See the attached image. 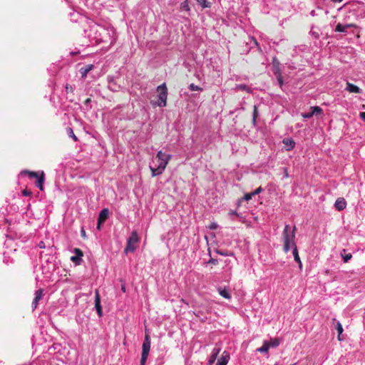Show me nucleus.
I'll return each instance as SVG.
<instances>
[{
    "label": "nucleus",
    "mask_w": 365,
    "mask_h": 365,
    "mask_svg": "<svg viewBox=\"0 0 365 365\" xmlns=\"http://www.w3.org/2000/svg\"><path fill=\"white\" fill-rule=\"evenodd\" d=\"M346 91H349V93H361L362 92V90L358 87L356 85H354L349 82L346 83V86L345 88Z\"/></svg>",
    "instance_id": "nucleus-13"
},
{
    "label": "nucleus",
    "mask_w": 365,
    "mask_h": 365,
    "mask_svg": "<svg viewBox=\"0 0 365 365\" xmlns=\"http://www.w3.org/2000/svg\"><path fill=\"white\" fill-rule=\"evenodd\" d=\"M21 174H26L30 178H37V181L36 182V187H38L41 190H43V183L44 182V173L43 171L41 172L40 175L36 172L28 170L22 171Z\"/></svg>",
    "instance_id": "nucleus-6"
},
{
    "label": "nucleus",
    "mask_w": 365,
    "mask_h": 365,
    "mask_svg": "<svg viewBox=\"0 0 365 365\" xmlns=\"http://www.w3.org/2000/svg\"><path fill=\"white\" fill-rule=\"evenodd\" d=\"M217 356L216 355H214V354H210L209 359H208V361H207V364L208 365H212L214 364V362L215 361L216 359H217Z\"/></svg>",
    "instance_id": "nucleus-32"
},
{
    "label": "nucleus",
    "mask_w": 365,
    "mask_h": 365,
    "mask_svg": "<svg viewBox=\"0 0 365 365\" xmlns=\"http://www.w3.org/2000/svg\"><path fill=\"white\" fill-rule=\"evenodd\" d=\"M108 88L110 90H111L113 91H117L118 88V87L115 83H113V84L110 83V85L108 86Z\"/></svg>",
    "instance_id": "nucleus-36"
},
{
    "label": "nucleus",
    "mask_w": 365,
    "mask_h": 365,
    "mask_svg": "<svg viewBox=\"0 0 365 365\" xmlns=\"http://www.w3.org/2000/svg\"><path fill=\"white\" fill-rule=\"evenodd\" d=\"M66 90L67 92H68L69 91H72V87L71 86H68V85L66 86Z\"/></svg>",
    "instance_id": "nucleus-44"
},
{
    "label": "nucleus",
    "mask_w": 365,
    "mask_h": 365,
    "mask_svg": "<svg viewBox=\"0 0 365 365\" xmlns=\"http://www.w3.org/2000/svg\"><path fill=\"white\" fill-rule=\"evenodd\" d=\"M170 158V155H167L166 153L160 150L157 153L155 161H154V163H156L155 166L159 167L160 170H165Z\"/></svg>",
    "instance_id": "nucleus-4"
},
{
    "label": "nucleus",
    "mask_w": 365,
    "mask_h": 365,
    "mask_svg": "<svg viewBox=\"0 0 365 365\" xmlns=\"http://www.w3.org/2000/svg\"><path fill=\"white\" fill-rule=\"evenodd\" d=\"M43 297V289H40L36 291L35 297L34 299V302L38 303V302Z\"/></svg>",
    "instance_id": "nucleus-23"
},
{
    "label": "nucleus",
    "mask_w": 365,
    "mask_h": 365,
    "mask_svg": "<svg viewBox=\"0 0 365 365\" xmlns=\"http://www.w3.org/2000/svg\"><path fill=\"white\" fill-rule=\"evenodd\" d=\"M333 2H341L343 0H331Z\"/></svg>",
    "instance_id": "nucleus-49"
},
{
    "label": "nucleus",
    "mask_w": 365,
    "mask_h": 365,
    "mask_svg": "<svg viewBox=\"0 0 365 365\" xmlns=\"http://www.w3.org/2000/svg\"><path fill=\"white\" fill-rule=\"evenodd\" d=\"M150 339L148 334H145V339L142 346V354L140 359V365H145L150 349Z\"/></svg>",
    "instance_id": "nucleus-5"
},
{
    "label": "nucleus",
    "mask_w": 365,
    "mask_h": 365,
    "mask_svg": "<svg viewBox=\"0 0 365 365\" xmlns=\"http://www.w3.org/2000/svg\"><path fill=\"white\" fill-rule=\"evenodd\" d=\"M74 253L75 255L71 257V260L77 265L80 264L82 261L83 252L78 248H75Z\"/></svg>",
    "instance_id": "nucleus-9"
},
{
    "label": "nucleus",
    "mask_w": 365,
    "mask_h": 365,
    "mask_svg": "<svg viewBox=\"0 0 365 365\" xmlns=\"http://www.w3.org/2000/svg\"><path fill=\"white\" fill-rule=\"evenodd\" d=\"M269 349H270V347L268 344V341L265 340L263 341L262 346L261 347L257 349V351L260 352V353L268 354Z\"/></svg>",
    "instance_id": "nucleus-19"
},
{
    "label": "nucleus",
    "mask_w": 365,
    "mask_h": 365,
    "mask_svg": "<svg viewBox=\"0 0 365 365\" xmlns=\"http://www.w3.org/2000/svg\"><path fill=\"white\" fill-rule=\"evenodd\" d=\"M341 257L343 258L344 262L346 263V262H348V261L351 259L352 255L351 253L346 254V250H343V253H341Z\"/></svg>",
    "instance_id": "nucleus-26"
},
{
    "label": "nucleus",
    "mask_w": 365,
    "mask_h": 365,
    "mask_svg": "<svg viewBox=\"0 0 365 365\" xmlns=\"http://www.w3.org/2000/svg\"><path fill=\"white\" fill-rule=\"evenodd\" d=\"M218 225L216 222H212L210 224V230H216L217 228Z\"/></svg>",
    "instance_id": "nucleus-39"
},
{
    "label": "nucleus",
    "mask_w": 365,
    "mask_h": 365,
    "mask_svg": "<svg viewBox=\"0 0 365 365\" xmlns=\"http://www.w3.org/2000/svg\"><path fill=\"white\" fill-rule=\"evenodd\" d=\"M139 241V237L136 231H133L127 240V245L124 252L126 254L133 252L136 249V245Z\"/></svg>",
    "instance_id": "nucleus-3"
},
{
    "label": "nucleus",
    "mask_w": 365,
    "mask_h": 365,
    "mask_svg": "<svg viewBox=\"0 0 365 365\" xmlns=\"http://www.w3.org/2000/svg\"><path fill=\"white\" fill-rule=\"evenodd\" d=\"M230 215H237V212L236 211H233V210L230 211Z\"/></svg>",
    "instance_id": "nucleus-45"
},
{
    "label": "nucleus",
    "mask_w": 365,
    "mask_h": 365,
    "mask_svg": "<svg viewBox=\"0 0 365 365\" xmlns=\"http://www.w3.org/2000/svg\"><path fill=\"white\" fill-rule=\"evenodd\" d=\"M101 30H102L103 32H106L109 36L110 39V44L113 45L115 42V32L113 29L111 30H106L103 28L97 26Z\"/></svg>",
    "instance_id": "nucleus-15"
},
{
    "label": "nucleus",
    "mask_w": 365,
    "mask_h": 365,
    "mask_svg": "<svg viewBox=\"0 0 365 365\" xmlns=\"http://www.w3.org/2000/svg\"><path fill=\"white\" fill-rule=\"evenodd\" d=\"M262 191V187H257L255 191H253V194L255 195L259 194Z\"/></svg>",
    "instance_id": "nucleus-38"
},
{
    "label": "nucleus",
    "mask_w": 365,
    "mask_h": 365,
    "mask_svg": "<svg viewBox=\"0 0 365 365\" xmlns=\"http://www.w3.org/2000/svg\"><path fill=\"white\" fill-rule=\"evenodd\" d=\"M295 232L296 227L292 229L289 225L284 226L282 232V241L284 243L283 250L285 253H287L291 248L297 246L295 244Z\"/></svg>",
    "instance_id": "nucleus-1"
},
{
    "label": "nucleus",
    "mask_w": 365,
    "mask_h": 365,
    "mask_svg": "<svg viewBox=\"0 0 365 365\" xmlns=\"http://www.w3.org/2000/svg\"><path fill=\"white\" fill-rule=\"evenodd\" d=\"M189 89L192 91H202V88L198 86L195 85L194 83H191L189 86Z\"/></svg>",
    "instance_id": "nucleus-33"
},
{
    "label": "nucleus",
    "mask_w": 365,
    "mask_h": 365,
    "mask_svg": "<svg viewBox=\"0 0 365 365\" xmlns=\"http://www.w3.org/2000/svg\"><path fill=\"white\" fill-rule=\"evenodd\" d=\"M236 89L245 91L247 93H251V88L245 84H239L236 86Z\"/></svg>",
    "instance_id": "nucleus-24"
},
{
    "label": "nucleus",
    "mask_w": 365,
    "mask_h": 365,
    "mask_svg": "<svg viewBox=\"0 0 365 365\" xmlns=\"http://www.w3.org/2000/svg\"><path fill=\"white\" fill-rule=\"evenodd\" d=\"M273 62H274V63H275V62H276L277 64V66L274 65V74L276 76V78L277 80V82H278L279 86L282 87V86L284 85V81H283V78L282 76L280 69L279 68V62L277 61L276 58H274Z\"/></svg>",
    "instance_id": "nucleus-7"
},
{
    "label": "nucleus",
    "mask_w": 365,
    "mask_h": 365,
    "mask_svg": "<svg viewBox=\"0 0 365 365\" xmlns=\"http://www.w3.org/2000/svg\"><path fill=\"white\" fill-rule=\"evenodd\" d=\"M230 360V354L224 351L218 359L216 365H227Z\"/></svg>",
    "instance_id": "nucleus-11"
},
{
    "label": "nucleus",
    "mask_w": 365,
    "mask_h": 365,
    "mask_svg": "<svg viewBox=\"0 0 365 365\" xmlns=\"http://www.w3.org/2000/svg\"><path fill=\"white\" fill-rule=\"evenodd\" d=\"M280 344L279 339L278 338L271 339L270 341H268V344L271 348L277 347Z\"/></svg>",
    "instance_id": "nucleus-21"
},
{
    "label": "nucleus",
    "mask_w": 365,
    "mask_h": 365,
    "mask_svg": "<svg viewBox=\"0 0 365 365\" xmlns=\"http://www.w3.org/2000/svg\"><path fill=\"white\" fill-rule=\"evenodd\" d=\"M297 263L299 264V269H302V262L300 261V262H297Z\"/></svg>",
    "instance_id": "nucleus-47"
},
{
    "label": "nucleus",
    "mask_w": 365,
    "mask_h": 365,
    "mask_svg": "<svg viewBox=\"0 0 365 365\" xmlns=\"http://www.w3.org/2000/svg\"><path fill=\"white\" fill-rule=\"evenodd\" d=\"M354 26V24H338L336 26L335 31L338 32H346L347 29Z\"/></svg>",
    "instance_id": "nucleus-18"
},
{
    "label": "nucleus",
    "mask_w": 365,
    "mask_h": 365,
    "mask_svg": "<svg viewBox=\"0 0 365 365\" xmlns=\"http://www.w3.org/2000/svg\"><path fill=\"white\" fill-rule=\"evenodd\" d=\"M81 236H82L83 238H85V237H86V231H85L83 229H81Z\"/></svg>",
    "instance_id": "nucleus-42"
},
{
    "label": "nucleus",
    "mask_w": 365,
    "mask_h": 365,
    "mask_svg": "<svg viewBox=\"0 0 365 365\" xmlns=\"http://www.w3.org/2000/svg\"><path fill=\"white\" fill-rule=\"evenodd\" d=\"M292 253L294 256V261L297 262H300V258L298 254V250L297 248V246H294V248H292Z\"/></svg>",
    "instance_id": "nucleus-28"
},
{
    "label": "nucleus",
    "mask_w": 365,
    "mask_h": 365,
    "mask_svg": "<svg viewBox=\"0 0 365 365\" xmlns=\"http://www.w3.org/2000/svg\"><path fill=\"white\" fill-rule=\"evenodd\" d=\"M94 66L93 64H87L85 66L80 68L79 72L83 78L87 76V74L93 70Z\"/></svg>",
    "instance_id": "nucleus-14"
},
{
    "label": "nucleus",
    "mask_w": 365,
    "mask_h": 365,
    "mask_svg": "<svg viewBox=\"0 0 365 365\" xmlns=\"http://www.w3.org/2000/svg\"><path fill=\"white\" fill-rule=\"evenodd\" d=\"M180 8L182 10H185L186 11H189L190 10V6L188 4V1L185 0L182 3H181Z\"/></svg>",
    "instance_id": "nucleus-29"
},
{
    "label": "nucleus",
    "mask_w": 365,
    "mask_h": 365,
    "mask_svg": "<svg viewBox=\"0 0 365 365\" xmlns=\"http://www.w3.org/2000/svg\"><path fill=\"white\" fill-rule=\"evenodd\" d=\"M346 202L344 198L339 197L334 203V207L339 211H341L346 208Z\"/></svg>",
    "instance_id": "nucleus-12"
},
{
    "label": "nucleus",
    "mask_w": 365,
    "mask_h": 365,
    "mask_svg": "<svg viewBox=\"0 0 365 365\" xmlns=\"http://www.w3.org/2000/svg\"><path fill=\"white\" fill-rule=\"evenodd\" d=\"M282 143L286 146L287 150H292L295 146V142L291 138H284Z\"/></svg>",
    "instance_id": "nucleus-16"
},
{
    "label": "nucleus",
    "mask_w": 365,
    "mask_h": 365,
    "mask_svg": "<svg viewBox=\"0 0 365 365\" xmlns=\"http://www.w3.org/2000/svg\"><path fill=\"white\" fill-rule=\"evenodd\" d=\"M359 117L365 122V112H361L359 113Z\"/></svg>",
    "instance_id": "nucleus-40"
},
{
    "label": "nucleus",
    "mask_w": 365,
    "mask_h": 365,
    "mask_svg": "<svg viewBox=\"0 0 365 365\" xmlns=\"http://www.w3.org/2000/svg\"><path fill=\"white\" fill-rule=\"evenodd\" d=\"M38 303H37L36 302H34V301L33 300V302H32V305H31V306H32V309H33V310H34V309H36V307H37V306H38Z\"/></svg>",
    "instance_id": "nucleus-41"
},
{
    "label": "nucleus",
    "mask_w": 365,
    "mask_h": 365,
    "mask_svg": "<svg viewBox=\"0 0 365 365\" xmlns=\"http://www.w3.org/2000/svg\"><path fill=\"white\" fill-rule=\"evenodd\" d=\"M150 169L151 170L153 177H155V176L162 174L163 172L165 170H160V168H159V167H158V166L154 167L152 165H150Z\"/></svg>",
    "instance_id": "nucleus-20"
},
{
    "label": "nucleus",
    "mask_w": 365,
    "mask_h": 365,
    "mask_svg": "<svg viewBox=\"0 0 365 365\" xmlns=\"http://www.w3.org/2000/svg\"><path fill=\"white\" fill-rule=\"evenodd\" d=\"M22 193H23V195H25V196L29 195L31 194V192H29V191H27V190H24V191L22 192Z\"/></svg>",
    "instance_id": "nucleus-43"
},
{
    "label": "nucleus",
    "mask_w": 365,
    "mask_h": 365,
    "mask_svg": "<svg viewBox=\"0 0 365 365\" xmlns=\"http://www.w3.org/2000/svg\"><path fill=\"white\" fill-rule=\"evenodd\" d=\"M101 40L103 41H108V40H106V39L101 38Z\"/></svg>",
    "instance_id": "nucleus-51"
},
{
    "label": "nucleus",
    "mask_w": 365,
    "mask_h": 365,
    "mask_svg": "<svg viewBox=\"0 0 365 365\" xmlns=\"http://www.w3.org/2000/svg\"><path fill=\"white\" fill-rule=\"evenodd\" d=\"M217 290L221 297H222L225 299H227L231 298V295L229 292V289H227L226 287L222 288V287H220L217 288Z\"/></svg>",
    "instance_id": "nucleus-17"
},
{
    "label": "nucleus",
    "mask_w": 365,
    "mask_h": 365,
    "mask_svg": "<svg viewBox=\"0 0 365 365\" xmlns=\"http://www.w3.org/2000/svg\"><path fill=\"white\" fill-rule=\"evenodd\" d=\"M253 196H255V195L253 194V192H250V193H246V194L244 195V197H243L242 200H246V201H249V200H250L252 198V197H253Z\"/></svg>",
    "instance_id": "nucleus-34"
},
{
    "label": "nucleus",
    "mask_w": 365,
    "mask_h": 365,
    "mask_svg": "<svg viewBox=\"0 0 365 365\" xmlns=\"http://www.w3.org/2000/svg\"><path fill=\"white\" fill-rule=\"evenodd\" d=\"M95 308L96 309L98 315L99 317H101L103 314V311L102 307L101 305L100 294L98 289L95 291Z\"/></svg>",
    "instance_id": "nucleus-8"
},
{
    "label": "nucleus",
    "mask_w": 365,
    "mask_h": 365,
    "mask_svg": "<svg viewBox=\"0 0 365 365\" xmlns=\"http://www.w3.org/2000/svg\"><path fill=\"white\" fill-rule=\"evenodd\" d=\"M258 117V110L257 106H254V110L252 113V124L256 125L257 124V118Z\"/></svg>",
    "instance_id": "nucleus-25"
},
{
    "label": "nucleus",
    "mask_w": 365,
    "mask_h": 365,
    "mask_svg": "<svg viewBox=\"0 0 365 365\" xmlns=\"http://www.w3.org/2000/svg\"><path fill=\"white\" fill-rule=\"evenodd\" d=\"M197 2L202 6V8H207L210 6V4L207 0H196Z\"/></svg>",
    "instance_id": "nucleus-31"
},
{
    "label": "nucleus",
    "mask_w": 365,
    "mask_h": 365,
    "mask_svg": "<svg viewBox=\"0 0 365 365\" xmlns=\"http://www.w3.org/2000/svg\"><path fill=\"white\" fill-rule=\"evenodd\" d=\"M253 41H254L256 45H257V40H256V39H253Z\"/></svg>",
    "instance_id": "nucleus-50"
},
{
    "label": "nucleus",
    "mask_w": 365,
    "mask_h": 365,
    "mask_svg": "<svg viewBox=\"0 0 365 365\" xmlns=\"http://www.w3.org/2000/svg\"><path fill=\"white\" fill-rule=\"evenodd\" d=\"M39 246H40V247H41V248H42V247H45V246H44V245H43V242H41L40 243Z\"/></svg>",
    "instance_id": "nucleus-48"
},
{
    "label": "nucleus",
    "mask_w": 365,
    "mask_h": 365,
    "mask_svg": "<svg viewBox=\"0 0 365 365\" xmlns=\"http://www.w3.org/2000/svg\"><path fill=\"white\" fill-rule=\"evenodd\" d=\"M157 91L158 92V101L157 105L159 107H165L167 105L168 98V90L166 84L163 83V84L158 86L157 87Z\"/></svg>",
    "instance_id": "nucleus-2"
},
{
    "label": "nucleus",
    "mask_w": 365,
    "mask_h": 365,
    "mask_svg": "<svg viewBox=\"0 0 365 365\" xmlns=\"http://www.w3.org/2000/svg\"><path fill=\"white\" fill-rule=\"evenodd\" d=\"M302 116L304 118H310L313 116V113H312V111L308 113H302Z\"/></svg>",
    "instance_id": "nucleus-35"
},
{
    "label": "nucleus",
    "mask_w": 365,
    "mask_h": 365,
    "mask_svg": "<svg viewBox=\"0 0 365 365\" xmlns=\"http://www.w3.org/2000/svg\"><path fill=\"white\" fill-rule=\"evenodd\" d=\"M89 101H90V99H87L86 102L89 103Z\"/></svg>",
    "instance_id": "nucleus-52"
},
{
    "label": "nucleus",
    "mask_w": 365,
    "mask_h": 365,
    "mask_svg": "<svg viewBox=\"0 0 365 365\" xmlns=\"http://www.w3.org/2000/svg\"><path fill=\"white\" fill-rule=\"evenodd\" d=\"M336 329L337 332H338V339L339 341H341L343 339L341 338V334L343 332V327H342L341 324L339 322H336Z\"/></svg>",
    "instance_id": "nucleus-22"
},
{
    "label": "nucleus",
    "mask_w": 365,
    "mask_h": 365,
    "mask_svg": "<svg viewBox=\"0 0 365 365\" xmlns=\"http://www.w3.org/2000/svg\"><path fill=\"white\" fill-rule=\"evenodd\" d=\"M311 110L312 113H313V115L322 113V109L319 106H312L311 107Z\"/></svg>",
    "instance_id": "nucleus-27"
},
{
    "label": "nucleus",
    "mask_w": 365,
    "mask_h": 365,
    "mask_svg": "<svg viewBox=\"0 0 365 365\" xmlns=\"http://www.w3.org/2000/svg\"><path fill=\"white\" fill-rule=\"evenodd\" d=\"M221 351V348L219 345L216 344L215 346L212 349L211 354L216 355L217 356L220 354Z\"/></svg>",
    "instance_id": "nucleus-30"
},
{
    "label": "nucleus",
    "mask_w": 365,
    "mask_h": 365,
    "mask_svg": "<svg viewBox=\"0 0 365 365\" xmlns=\"http://www.w3.org/2000/svg\"><path fill=\"white\" fill-rule=\"evenodd\" d=\"M121 290L123 292H125V286L124 284H123L121 286Z\"/></svg>",
    "instance_id": "nucleus-46"
},
{
    "label": "nucleus",
    "mask_w": 365,
    "mask_h": 365,
    "mask_svg": "<svg viewBox=\"0 0 365 365\" xmlns=\"http://www.w3.org/2000/svg\"><path fill=\"white\" fill-rule=\"evenodd\" d=\"M108 215L109 210L108 208H104L101 211L98 218V229H100L101 225L106 221V220L108 217Z\"/></svg>",
    "instance_id": "nucleus-10"
},
{
    "label": "nucleus",
    "mask_w": 365,
    "mask_h": 365,
    "mask_svg": "<svg viewBox=\"0 0 365 365\" xmlns=\"http://www.w3.org/2000/svg\"><path fill=\"white\" fill-rule=\"evenodd\" d=\"M68 133H69V136L71 137L72 138H73L75 141L77 140V138L75 135V134L73 133V130L71 128L68 129Z\"/></svg>",
    "instance_id": "nucleus-37"
}]
</instances>
